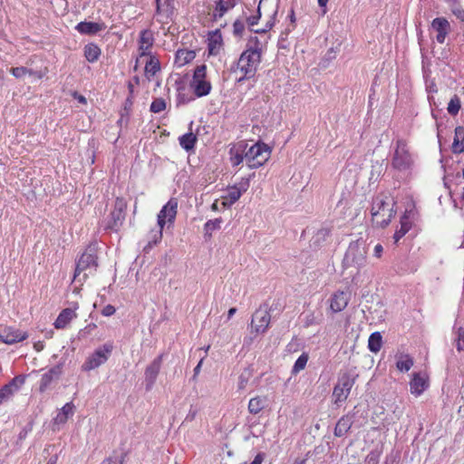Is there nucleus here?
Returning <instances> with one entry per match:
<instances>
[{"label": "nucleus", "mask_w": 464, "mask_h": 464, "mask_svg": "<svg viewBox=\"0 0 464 464\" xmlns=\"http://www.w3.org/2000/svg\"><path fill=\"white\" fill-rule=\"evenodd\" d=\"M234 166L246 161L247 169H253L263 166L271 156V149L264 142L258 141L248 147L245 140L234 145Z\"/></svg>", "instance_id": "nucleus-1"}, {"label": "nucleus", "mask_w": 464, "mask_h": 464, "mask_svg": "<svg viewBox=\"0 0 464 464\" xmlns=\"http://www.w3.org/2000/svg\"><path fill=\"white\" fill-rule=\"evenodd\" d=\"M366 255V246L363 240L358 239L350 243L343 260V267L344 272L349 273L353 281L359 274L360 269L364 266Z\"/></svg>", "instance_id": "nucleus-2"}, {"label": "nucleus", "mask_w": 464, "mask_h": 464, "mask_svg": "<svg viewBox=\"0 0 464 464\" xmlns=\"http://www.w3.org/2000/svg\"><path fill=\"white\" fill-rule=\"evenodd\" d=\"M394 206L395 202L391 197L385 195L376 197L372 207V224L377 227H387L395 215Z\"/></svg>", "instance_id": "nucleus-3"}, {"label": "nucleus", "mask_w": 464, "mask_h": 464, "mask_svg": "<svg viewBox=\"0 0 464 464\" xmlns=\"http://www.w3.org/2000/svg\"><path fill=\"white\" fill-rule=\"evenodd\" d=\"M178 202L176 199L171 198L162 208L158 215V225L160 227L157 230H151L148 245L144 246V251L148 252L154 245L158 244L162 237V229L167 222L173 223L177 215Z\"/></svg>", "instance_id": "nucleus-4"}, {"label": "nucleus", "mask_w": 464, "mask_h": 464, "mask_svg": "<svg viewBox=\"0 0 464 464\" xmlns=\"http://www.w3.org/2000/svg\"><path fill=\"white\" fill-rule=\"evenodd\" d=\"M260 60V53L256 49H247L238 59L237 67L234 68V77L237 82L243 81L254 75L256 65Z\"/></svg>", "instance_id": "nucleus-5"}, {"label": "nucleus", "mask_w": 464, "mask_h": 464, "mask_svg": "<svg viewBox=\"0 0 464 464\" xmlns=\"http://www.w3.org/2000/svg\"><path fill=\"white\" fill-rule=\"evenodd\" d=\"M391 165L392 169L400 172H407L412 169L414 157L405 140L401 138L396 140Z\"/></svg>", "instance_id": "nucleus-6"}, {"label": "nucleus", "mask_w": 464, "mask_h": 464, "mask_svg": "<svg viewBox=\"0 0 464 464\" xmlns=\"http://www.w3.org/2000/svg\"><path fill=\"white\" fill-rule=\"evenodd\" d=\"M97 256L93 248H87L76 264L74 279L80 276L83 272V279H86L89 275H92L97 267Z\"/></svg>", "instance_id": "nucleus-7"}, {"label": "nucleus", "mask_w": 464, "mask_h": 464, "mask_svg": "<svg viewBox=\"0 0 464 464\" xmlns=\"http://www.w3.org/2000/svg\"><path fill=\"white\" fill-rule=\"evenodd\" d=\"M355 383V377L348 372H343L338 378L337 384L333 391L334 404L343 402L348 398L353 386Z\"/></svg>", "instance_id": "nucleus-8"}, {"label": "nucleus", "mask_w": 464, "mask_h": 464, "mask_svg": "<svg viewBox=\"0 0 464 464\" xmlns=\"http://www.w3.org/2000/svg\"><path fill=\"white\" fill-rule=\"evenodd\" d=\"M112 343L108 342L104 343L102 347L95 350V352L92 355H90V357L82 364V370L92 371L105 363L109 359V356L112 352Z\"/></svg>", "instance_id": "nucleus-9"}, {"label": "nucleus", "mask_w": 464, "mask_h": 464, "mask_svg": "<svg viewBox=\"0 0 464 464\" xmlns=\"http://www.w3.org/2000/svg\"><path fill=\"white\" fill-rule=\"evenodd\" d=\"M270 319L271 316L266 305L260 306L252 315L251 334L256 333L258 334L265 333L270 324Z\"/></svg>", "instance_id": "nucleus-10"}, {"label": "nucleus", "mask_w": 464, "mask_h": 464, "mask_svg": "<svg viewBox=\"0 0 464 464\" xmlns=\"http://www.w3.org/2000/svg\"><path fill=\"white\" fill-rule=\"evenodd\" d=\"M206 65L202 64L195 69L191 87L198 97L207 95L210 89V83L205 80Z\"/></svg>", "instance_id": "nucleus-11"}, {"label": "nucleus", "mask_w": 464, "mask_h": 464, "mask_svg": "<svg viewBox=\"0 0 464 464\" xmlns=\"http://www.w3.org/2000/svg\"><path fill=\"white\" fill-rule=\"evenodd\" d=\"M163 362V354L156 357L145 369L144 382L147 391H150L154 386L157 377L160 373Z\"/></svg>", "instance_id": "nucleus-12"}, {"label": "nucleus", "mask_w": 464, "mask_h": 464, "mask_svg": "<svg viewBox=\"0 0 464 464\" xmlns=\"http://www.w3.org/2000/svg\"><path fill=\"white\" fill-rule=\"evenodd\" d=\"M27 337L28 334L25 332H22L15 327L0 325V341L5 343L13 344L24 341Z\"/></svg>", "instance_id": "nucleus-13"}, {"label": "nucleus", "mask_w": 464, "mask_h": 464, "mask_svg": "<svg viewBox=\"0 0 464 464\" xmlns=\"http://www.w3.org/2000/svg\"><path fill=\"white\" fill-rule=\"evenodd\" d=\"M125 203L117 198L115 201L114 208L111 213V220L109 221L108 227L113 230H118L125 219Z\"/></svg>", "instance_id": "nucleus-14"}, {"label": "nucleus", "mask_w": 464, "mask_h": 464, "mask_svg": "<svg viewBox=\"0 0 464 464\" xmlns=\"http://www.w3.org/2000/svg\"><path fill=\"white\" fill-rule=\"evenodd\" d=\"M431 29L437 33L436 40L443 44L451 28L449 21L445 17H437L431 22Z\"/></svg>", "instance_id": "nucleus-15"}, {"label": "nucleus", "mask_w": 464, "mask_h": 464, "mask_svg": "<svg viewBox=\"0 0 464 464\" xmlns=\"http://www.w3.org/2000/svg\"><path fill=\"white\" fill-rule=\"evenodd\" d=\"M79 308L77 303L73 304L72 308H65L62 310L56 318L53 325L56 329H64L67 325L77 317L76 310Z\"/></svg>", "instance_id": "nucleus-16"}, {"label": "nucleus", "mask_w": 464, "mask_h": 464, "mask_svg": "<svg viewBox=\"0 0 464 464\" xmlns=\"http://www.w3.org/2000/svg\"><path fill=\"white\" fill-rule=\"evenodd\" d=\"M74 412L75 406L72 402L64 404L53 419V429L59 430L62 425H64L73 416Z\"/></svg>", "instance_id": "nucleus-17"}, {"label": "nucleus", "mask_w": 464, "mask_h": 464, "mask_svg": "<svg viewBox=\"0 0 464 464\" xmlns=\"http://www.w3.org/2000/svg\"><path fill=\"white\" fill-rule=\"evenodd\" d=\"M349 294L343 291H337L332 296L330 308L334 313H339L345 309L349 303Z\"/></svg>", "instance_id": "nucleus-18"}, {"label": "nucleus", "mask_w": 464, "mask_h": 464, "mask_svg": "<svg viewBox=\"0 0 464 464\" xmlns=\"http://www.w3.org/2000/svg\"><path fill=\"white\" fill-rule=\"evenodd\" d=\"M62 374V368L60 366H54L51 368L47 372L42 375L39 391L44 392L50 386V384L59 379Z\"/></svg>", "instance_id": "nucleus-19"}, {"label": "nucleus", "mask_w": 464, "mask_h": 464, "mask_svg": "<svg viewBox=\"0 0 464 464\" xmlns=\"http://www.w3.org/2000/svg\"><path fill=\"white\" fill-rule=\"evenodd\" d=\"M208 53L217 55L222 48V36L218 29L209 33L208 34Z\"/></svg>", "instance_id": "nucleus-20"}, {"label": "nucleus", "mask_w": 464, "mask_h": 464, "mask_svg": "<svg viewBox=\"0 0 464 464\" xmlns=\"http://www.w3.org/2000/svg\"><path fill=\"white\" fill-rule=\"evenodd\" d=\"M154 39L152 33L149 30H143L140 34V54L145 56L150 54V50L153 44Z\"/></svg>", "instance_id": "nucleus-21"}, {"label": "nucleus", "mask_w": 464, "mask_h": 464, "mask_svg": "<svg viewBox=\"0 0 464 464\" xmlns=\"http://www.w3.org/2000/svg\"><path fill=\"white\" fill-rule=\"evenodd\" d=\"M410 386L411 393L415 394L416 396H419L428 387V381L420 373H414L410 382Z\"/></svg>", "instance_id": "nucleus-22"}, {"label": "nucleus", "mask_w": 464, "mask_h": 464, "mask_svg": "<svg viewBox=\"0 0 464 464\" xmlns=\"http://www.w3.org/2000/svg\"><path fill=\"white\" fill-rule=\"evenodd\" d=\"M353 421L352 417L345 415L339 419L337 421L334 434L335 437H343L345 435L349 430L352 428Z\"/></svg>", "instance_id": "nucleus-23"}, {"label": "nucleus", "mask_w": 464, "mask_h": 464, "mask_svg": "<svg viewBox=\"0 0 464 464\" xmlns=\"http://www.w3.org/2000/svg\"><path fill=\"white\" fill-rule=\"evenodd\" d=\"M103 28V24L94 22H81L76 25V30L82 34H95Z\"/></svg>", "instance_id": "nucleus-24"}, {"label": "nucleus", "mask_w": 464, "mask_h": 464, "mask_svg": "<svg viewBox=\"0 0 464 464\" xmlns=\"http://www.w3.org/2000/svg\"><path fill=\"white\" fill-rule=\"evenodd\" d=\"M158 20L164 22L172 11L171 0H156Z\"/></svg>", "instance_id": "nucleus-25"}, {"label": "nucleus", "mask_w": 464, "mask_h": 464, "mask_svg": "<svg viewBox=\"0 0 464 464\" xmlns=\"http://www.w3.org/2000/svg\"><path fill=\"white\" fill-rule=\"evenodd\" d=\"M254 176V173H249L247 176H243L241 180L234 184V202H236L249 188L250 179Z\"/></svg>", "instance_id": "nucleus-26"}, {"label": "nucleus", "mask_w": 464, "mask_h": 464, "mask_svg": "<svg viewBox=\"0 0 464 464\" xmlns=\"http://www.w3.org/2000/svg\"><path fill=\"white\" fill-rule=\"evenodd\" d=\"M196 56L194 51L190 50H178L176 53L175 63L179 67H181L191 62Z\"/></svg>", "instance_id": "nucleus-27"}, {"label": "nucleus", "mask_w": 464, "mask_h": 464, "mask_svg": "<svg viewBox=\"0 0 464 464\" xmlns=\"http://www.w3.org/2000/svg\"><path fill=\"white\" fill-rule=\"evenodd\" d=\"M232 7V0H218L213 12L215 20L222 18L223 15Z\"/></svg>", "instance_id": "nucleus-28"}, {"label": "nucleus", "mask_w": 464, "mask_h": 464, "mask_svg": "<svg viewBox=\"0 0 464 464\" xmlns=\"http://www.w3.org/2000/svg\"><path fill=\"white\" fill-rule=\"evenodd\" d=\"M401 227L397 229L393 235L394 243H398L399 240L411 229V224L409 221V218L405 213L401 218Z\"/></svg>", "instance_id": "nucleus-29"}, {"label": "nucleus", "mask_w": 464, "mask_h": 464, "mask_svg": "<svg viewBox=\"0 0 464 464\" xmlns=\"http://www.w3.org/2000/svg\"><path fill=\"white\" fill-rule=\"evenodd\" d=\"M101 55L100 48L93 44H89L84 47V56L90 63H94Z\"/></svg>", "instance_id": "nucleus-30"}, {"label": "nucleus", "mask_w": 464, "mask_h": 464, "mask_svg": "<svg viewBox=\"0 0 464 464\" xmlns=\"http://www.w3.org/2000/svg\"><path fill=\"white\" fill-rule=\"evenodd\" d=\"M266 402V400L264 397L257 396L252 398L248 403V410L251 413L257 414L265 408Z\"/></svg>", "instance_id": "nucleus-31"}, {"label": "nucleus", "mask_w": 464, "mask_h": 464, "mask_svg": "<svg viewBox=\"0 0 464 464\" xmlns=\"http://www.w3.org/2000/svg\"><path fill=\"white\" fill-rule=\"evenodd\" d=\"M196 141L197 136L192 132L186 133L179 138V145L187 151L194 148Z\"/></svg>", "instance_id": "nucleus-32"}, {"label": "nucleus", "mask_w": 464, "mask_h": 464, "mask_svg": "<svg viewBox=\"0 0 464 464\" xmlns=\"http://www.w3.org/2000/svg\"><path fill=\"white\" fill-rule=\"evenodd\" d=\"M368 347L371 352L377 353L382 347V335L379 332L372 333L368 341Z\"/></svg>", "instance_id": "nucleus-33"}, {"label": "nucleus", "mask_w": 464, "mask_h": 464, "mask_svg": "<svg viewBox=\"0 0 464 464\" xmlns=\"http://www.w3.org/2000/svg\"><path fill=\"white\" fill-rule=\"evenodd\" d=\"M461 108V102L459 97L455 94L451 97L450 102L448 103L447 111L449 114L451 116H455L459 113Z\"/></svg>", "instance_id": "nucleus-34"}, {"label": "nucleus", "mask_w": 464, "mask_h": 464, "mask_svg": "<svg viewBox=\"0 0 464 464\" xmlns=\"http://www.w3.org/2000/svg\"><path fill=\"white\" fill-rule=\"evenodd\" d=\"M413 365L412 358L406 354L401 356V358L397 361L396 366L398 370L401 372H408Z\"/></svg>", "instance_id": "nucleus-35"}, {"label": "nucleus", "mask_w": 464, "mask_h": 464, "mask_svg": "<svg viewBox=\"0 0 464 464\" xmlns=\"http://www.w3.org/2000/svg\"><path fill=\"white\" fill-rule=\"evenodd\" d=\"M330 231L327 228L319 229L316 234L312 238V244L314 246H319L321 243L324 242L326 238L329 237Z\"/></svg>", "instance_id": "nucleus-36"}, {"label": "nucleus", "mask_w": 464, "mask_h": 464, "mask_svg": "<svg viewBox=\"0 0 464 464\" xmlns=\"http://www.w3.org/2000/svg\"><path fill=\"white\" fill-rule=\"evenodd\" d=\"M308 362V354L304 353H302L298 359L295 361L292 372L294 374L298 373L300 371L304 370L305 368V365Z\"/></svg>", "instance_id": "nucleus-37"}, {"label": "nucleus", "mask_w": 464, "mask_h": 464, "mask_svg": "<svg viewBox=\"0 0 464 464\" xmlns=\"http://www.w3.org/2000/svg\"><path fill=\"white\" fill-rule=\"evenodd\" d=\"M222 223L221 218H215L213 220H209L205 224L204 230L205 236L210 237L211 233L220 227V224Z\"/></svg>", "instance_id": "nucleus-38"}, {"label": "nucleus", "mask_w": 464, "mask_h": 464, "mask_svg": "<svg viewBox=\"0 0 464 464\" xmlns=\"http://www.w3.org/2000/svg\"><path fill=\"white\" fill-rule=\"evenodd\" d=\"M160 63L158 60L150 57L148 62H146L145 72L147 74L155 75L157 72L160 71Z\"/></svg>", "instance_id": "nucleus-39"}, {"label": "nucleus", "mask_w": 464, "mask_h": 464, "mask_svg": "<svg viewBox=\"0 0 464 464\" xmlns=\"http://www.w3.org/2000/svg\"><path fill=\"white\" fill-rule=\"evenodd\" d=\"M320 323V319L318 316L314 314V312L308 311L304 314V327H309L314 324H318Z\"/></svg>", "instance_id": "nucleus-40"}, {"label": "nucleus", "mask_w": 464, "mask_h": 464, "mask_svg": "<svg viewBox=\"0 0 464 464\" xmlns=\"http://www.w3.org/2000/svg\"><path fill=\"white\" fill-rule=\"evenodd\" d=\"M166 109V102L164 99L158 98L155 99L150 104V111L154 113H159L163 111Z\"/></svg>", "instance_id": "nucleus-41"}, {"label": "nucleus", "mask_w": 464, "mask_h": 464, "mask_svg": "<svg viewBox=\"0 0 464 464\" xmlns=\"http://www.w3.org/2000/svg\"><path fill=\"white\" fill-rule=\"evenodd\" d=\"M25 382V376L18 375L15 376L8 384L5 386H10V389L13 390V392L21 388Z\"/></svg>", "instance_id": "nucleus-42"}, {"label": "nucleus", "mask_w": 464, "mask_h": 464, "mask_svg": "<svg viewBox=\"0 0 464 464\" xmlns=\"http://www.w3.org/2000/svg\"><path fill=\"white\" fill-rule=\"evenodd\" d=\"M232 204V198L218 199L212 204L213 210L226 209Z\"/></svg>", "instance_id": "nucleus-43"}, {"label": "nucleus", "mask_w": 464, "mask_h": 464, "mask_svg": "<svg viewBox=\"0 0 464 464\" xmlns=\"http://www.w3.org/2000/svg\"><path fill=\"white\" fill-rule=\"evenodd\" d=\"M13 395V390L10 389V386H4L0 390V405L6 401Z\"/></svg>", "instance_id": "nucleus-44"}, {"label": "nucleus", "mask_w": 464, "mask_h": 464, "mask_svg": "<svg viewBox=\"0 0 464 464\" xmlns=\"http://www.w3.org/2000/svg\"><path fill=\"white\" fill-rule=\"evenodd\" d=\"M11 73L15 78H23L24 76L27 75V72H29V69L26 67H14L10 70Z\"/></svg>", "instance_id": "nucleus-45"}, {"label": "nucleus", "mask_w": 464, "mask_h": 464, "mask_svg": "<svg viewBox=\"0 0 464 464\" xmlns=\"http://www.w3.org/2000/svg\"><path fill=\"white\" fill-rule=\"evenodd\" d=\"M97 325L95 324H89L84 329L81 330L79 333L80 337H86L88 334H91L95 329Z\"/></svg>", "instance_id": "nucleus-46"}, {"label": "nucleus", "mask_w": 464, "mask_h": 464, "mask_svg": "<svg viewBox=\"0 0 464 464\" xmlns=\"http://www.w3.org/2000/svg\"><path fill=\"white\" fill-rule=\"evenodd\" d=\"M453 151L455 153H461L464 151V140L459 142V140L458 138H454V141L452 144Z\"/></svg>", "instance_id": "nucleus-47"}, {"label": "nucleus", "mask_w": 464, "mask_h": 464, "mask_svg": "<svg viewBox=\"0 0 464 464\" xmlns=\"http://www.w3.org/2000/svg\"><path fill=\"white\" fill-rule=\"evenodd\" d=\"M102 464H123L122 457H109Z\"/></svg>", "instance_id": "nucleus-48"}, {"label": "nucleus", "mask_w": 464, "mask_h": 464, "mask_svg": "<svg viewBox=\"0 0 464 464\" xmlns=\"http://www.w3.org/2000/svg\"><path fill=\"white\" fill-rule=\"evenodd\" d=\"M379 455L375 452H370L366 457V464H378Z\"/></svg>", "instance_id": "nucleus-49"}, {"label": "nucleus", "mask_w": 464, "mask_h": 464, "mask_svg": "<svg viewBox=\"0 0 464 464\" xmlns=\"http://www.w3.org/2000/svg\"><path fill=\"white\" fill-rule=\"evenodd\" d=\"M245 29V24L240 20L234 22V34H240Z\"/></svg>", "instance_id": "nucleus-50"}, {"label": "nucleus", "mask_w": 464, "mask_h": 464, "mask_svg": "<svg viewBox=\"0 0 464 464\" xmlns=\"http://www.w3.org/2000/svg\"><path fill=\"white\" fill-rule=\"evenodd\" d=\"M116 312V309L113 305L108 304L102 310V314L104 316H111L114 314Z\"/></svg>", "instance_id": "nucleus-51"}, {"label": "nucleus", "mask_w": 464, "mask_h": 464, "mask_svg": "<svg viewBox=\"0 0 464 464\" xmlns=\"http://www.w3.org/2000/svg\"><path fill=\"white\" fill-rule=\"evenodd\" d=\"M458 350H464V328L459 329V343Z\"/></svg>", "instance_id": "nucleus-52"}, {"label": "nucleus", "mask_w": 464, "mask_h": 464, "mask_svg": "<svg viewBox=\"0 0 464 464\" xmlns=\"http://www.w3.org/2000/svg\"><path fill=\"white\" fill-rule=\"evenodd\" d=\"M27 74L30 76H34V78H37V79H42L44 76L45 72H42V71H34V70L29 69V72H27Z\"/></svg>", "instance_id": "nucleus-53"}, {"label": "nucleus", "mask_w": 464, "mask_h": 464, "mask_svg": "<svg viewBox=\"0 0 464 464\" xmlns=\"http://www.w3.org/2000/svg\"><path fill=\"white\" fill-rule=\"evenodd\" d=\"M258 13H259V14H258V15H256V16H255V15H253V16H249V17L246 19V21H247V23H248V25H249V26H254V25L257 23V20H258V19H259V17H260V9H259V8H258Z\"/></svg>", "instance_id": "nucleus-54"}, {"label": "nucleus", "mask_w": 464, "mask_h": 464, "mask_svg": "<svg viewBox=\"0 0 464 464\" xmlns=\"http://www.w3.org/2000/svg\"><path fill=\"white\" fill-rule=\"evenodd\" d=\"M383 252V247L381 244H377L375 246H374V252H373V255L374 256L376 257H381L382 256V254Z\"/></svg>", "instance_id": "nucleus-55"}, {"label": "nucleus", "mask_w": 464, "mask_h": 464, "mask_svg": "<svg viewBox=\"0 0 464 464\" xmlns=\"http://www.w3.org/2000/svg\"><path fill=\"white\" fill-rule=\"evenodd\" d=\"M257 334L255 333L253 334H250V336H247L244 339V346H250L254 338L256 336Z\"/></svg>", "instance_id": "nucleus-56"}, {"label": "nucleus", "mask_w": 464, "mask_h": 464, "mask_svg": "<svg viewBox=\"0 0 464 464\" xmlns=\"http://www.w3.org/2000/svg\"><path fill=\"white\" fill-rule=\"evenodd\" d=\"M453 14L456 15L458 19H459L461 22H464V10L463 9H456L453 10Z\"/></svg>", "instance_id": "nucleus-57"}, {"label": "nucleus", "mask_w": 464, "mask_h": 464, "mask_svg": "<svg viewBox=\"0 0 464 464\" xmlns=\"http://www.w3.org/2000/svg\"><path fill=\"white\" fill-rule=\"evenodd\" d=\"M274 23L273 22H267L266 25V28H262V29H255L254 31L256 33H266L267 31H269L272 26H273Z\"/></svg>", "instance_id": "nucleus-58"}, {"label": "nucleus", "mask_w": 464, "mask_h": 464, "mask_svg": "<svg viewBox=\"0 0 464 464\" xmlns=\"http://www.w3.org/2000/svg\"><path fill=\"white\" fill-rule=\"evenodd\" d=\"M73 97H74L75 99H77L79 102H81V103H82V104H86V102H87L86 98H85L83 95H82V94H79V93H77V92H74V93H73Z\"/></svg>", "instance_id": "nucleus-59"}, {"label": "nucleus", "mask_w": 464, "mask_h": 464, "mask_svg": "<svg viewBox=\"0 0 464 464\" xmlns=\"http://www.w3.org/2000/svg\"><path fill=\"white\" fill-rule=\"evenodd\" d=\"M263 459H264V458H263V454L258 453V454L255 457L254 460H253L250 464H262Z\"/></svg>", "instance_id": "nucleus-60"}, {"label": "nucleus", "mask_w": 464, "mask_h": 464, "mask_svg": "<svg viewBox=\"0 0 464 464\" xmlns=\"http://www.w3.org/2000/svg\"><path fill=\"white\" fill-rule=\"evenodd\" d=\"M461 136H464V128H462V127L456 128V130H455V138H458L459 140V138Z\"/></svg>", "instance_id": "nucleus-61"}, {"label": "nucleus", "mask_w": 464, "mask_h": 464, "mask_svg": "<svg viewBox=\"0 0 464 464\" xmlns=\"http://www.w3.org/2000/svg\"><path fill=\"white\" fill-rule=\"evenodd\" d=\"M203 358L198 362V365L194 369V378L199 373L202 363H203Z\"/></svg>", "instance_id": "nucleus-62"}, {"label": "nucleus", "mask_w": 464, "mask_h": 464, "mask_svg": "<svg viewBox=\"0 0 464 464\" xmlns=\"http://www.w3.org/2000/svg\"><path fill=\"white\" fill-rule=\"evenodd\" d=\"M57 460H58V457H57V455H54L49 459V460L47 461V464H56Z\"/></svg>", "instance_id": "nucleus-63"}, {"label": "nucleus", "mask_w": 464, "mask_h": 464, "mask_svg": "<svg viewBox=\"0 0 464 464\" xmlns=\"http://www.w3.org/2000/svg\"><path fill=\"white\" fill-rule=\"evenodd\" d=\"M327 2H328V0H318V5H319L321 7H325V6H326Z\"/></svg>", "instance_id": "nucleus-64"}]
</instances>
